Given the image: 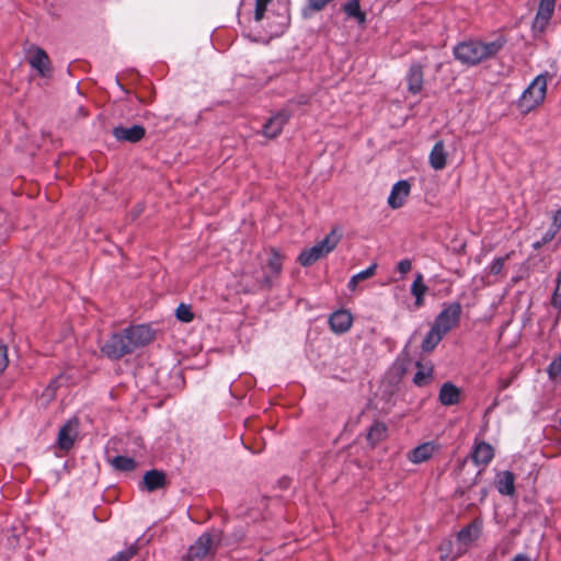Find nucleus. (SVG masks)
<instances>
[{
	"mask_svg": "<svg viewBox=\"0 0 561 561\" xmlns=\"http://www.w3.org/2000/svg\"><path fill=\"white\" fill-rule=\"evenodd\" d=\"M505 43L506 41L503 36H497L492 41L476 39L462 42L454 48V56L463 65L474 66L496 56Z\"/></svg>",
	"mask_w": 561,
	"mask_h": 561,
	"instance_id": "nucleus-1",
	"label": "nucleus"
},
{
	"mask_svg": "<svg viewBox=\"0 0 561 561\" xmlns=\"http://www.w3.org/2000/svg\"><path fill=\"white\" fill-rule=\"evenodd\" d=\"M547 93L546 76H537L518 100V107L523 113H528L540 105Z\"/></svg>",
	"mask_w": 561,
	"mask_h": 561,
	"instance_id": "nucleus-2",
	"label": "nucleus"
},
{
	"mask_svg": "<svg viewBox=\"0 0 561 561\" xmlns=\"http://www.w3.org/2000/svg\"><path fill=\"white\" fill-rule=\"evenodd\" d=\"M341 237L342 234L336 229H333L322 241L302 251L298 256V262L302 266L313 264L316 261L333 251L340 242Z\"/></svg>",
	"mask_w": 561,
	"mask_h": 561,
	"instance_id": "nucleus-3",
	"label": "nucleus"
},
{
	"mask_svg": "<svg viewBox=\"0 0 561 561\" xmlns=\"http://www.w3.org/2000/svg\"><path fill=\"white\" fill-rule=\"evenodd\" d=\"M216 542L209 533L203 534L188 549V561H211Z\"/></svg>",
	"mask_w": 561,
	"mask_h": 561,
	"instance_id": "nucleus-4",
	"label": "nucleus"
},
{
	"mask_svg": "<svg viewBox=\"0 0 561 561\" xmlns=\"http://www.w3.org/2000/svg\"><path fill=\"white\" fill-rule=\"evenodd\" d=\"M125 330L113 334L102 346L101 352L111 359H119L123 356L133 353L131 346Z\"/></svg>",
	"mask_w": 561,
	"mask_h": 561,
	"instance_id": "nucleus-5",
	"label": "nucleus"
},
{
	"mask_svg": "<svg viewBox=\"0 0 561 561\" xmlns=\"http://www.w3.org/2000/svg\"><path fill=\"white\" fill-rule=\"evenodd\" d=\"M461 306L458 302L446 306L435 318L433 325L447 334L459 322Z\"/></svg>",
	"mask_w": 561,
	"mask_h": 561,
	"instance_id": "nucleus-6",
	"label": "nucleus"
},
{
	"mask_svg": "<svg viewBox=\"0 0 561 561\" xmlns=\"http://www.w3.org/2000/svg\"><path fill=\"white\" fill-rule=\"evenodd\" d=\"M127 339L129 340L128 345L131 346L133 352L149 344L153 340V332L150 327L145 324L133 325L125 329Z\"/></svg>",
	"mask_w": 561,
	"mask_h": 561,
	"instance_id": "nucleus-7",
	"label": "nucleus"
},
{
	"mask_svg": "<svg viewBox=\"0 0 561 561\" xmlns=\"http://www.w3.org/2000/svg\"><path fill=\"white\" fill-rule=\"evenodd\" d=\"M556 0H540L538 10L533 23L536 32H543L553 14Z\"/></svg>",
	"mask_w": 561,
	"mask_h": 561,
	"instance_id": "nucleus-8",
	"label": "nucleus"
},
{
	"mask_svg": "<svg viewBox=\"0 0 561 561\" xmlns=\"http://www.w3.org/2000/svg\"><path fill=\"white\" fill-rule=\"evenodd\" d=\"M146 129L141 125H133L130 127L117 126L113 129V136L118 141L138 142L145 137Z\"/></svg>",
	"mask_w": 561,
	"mask_h": 561,
	"instance_id": "nucleus-9",
	"label": "nucleus"
},
{
	"mask_svg": "<svg viewBox=\"0 0 561 561\" xmlns=\"http://www.w3.org/2000/svg\"><path fill=\"white\" fill-rule=\"evenodd\" d=\"M424 65L421 62H413L411 64L405 80L408 84V90L412 94H417L423 89V82H424Z\"/></svg>",
	"mask_w": 561,
	"mask_h": 561,
	"instance_id": "nucleus-10",
	"label": "nucleus"
},
{
	"mask_svg": "<svg viewBox=\"0 0 561 561\" xmlns=\"http://www.w3.org/2000/svg\"><path fill=\"white\" fill-rule=\"evenodd\" d=\"M410 191L411 185L408 181L401 180L397 182L391 188L390 195L388 197V205L392 209L402 207L410 194Z\"/></svg>",
	"mask_w": 561,
	"mask_h": 561,
	"instance_id": "nucleus-11",
	"label": "nucleus"
},
{
	"mask_svg": "<svg viewBox=\"0 0 561 561\" xmlns=\"http://www.w3.org/2000/svg\"><path fill=\"white\" fill-rule=\"evenodd\" d=\"M78 435V421L69 420L58 433V446L68 450L72 447L75 439Z\"/></svg>",
	"mask_w": 561,
	"mask_h": 561,
	"instance_id": "nucleus-12",
	"label": "nucleus"
},
{
	"mask_svg": "<svg viewBox=\"0 0 561 561\" xmlns=\"http://www.w3.org/2000/svg\"><path fill=\"white\" fill-rule=\"evenodd\" d=\"M290 114L287 111H280L276 115L272 116L264 125L263 133L268 138H275L278 136L288 122Z\"/></svg>",
	"mask_w": 561,
	"mask_h": 561,
	"instance_id": "nucleus-13",
	"label": "nucleus"
},
{
	"mask_svg": "<svg viewBox=\"0 0 561 561\" xmlns=\"http://www.w3.org/2000/svg\"><path fill=\"white\" fill-rule=\"evenodd\" d=\"M283 267V261L279 252H277L275 249H272L270 252V257L266 263V268L268 272L263 278V285L266 287H271L273 284V278L277 277Z\"/></svg>",
	"mask_w": 561,
	"mask_h": 561,
	"instance_id": "nucleus-14",
	"label": "nucleus"
},
{
	"mask_svg": "<svg viewBox=\"0 0 561 561\" xmlns=\"http://www.w3.org/2000/svg\"><path fill=\"white\" fill-rule=\"evenodd\" d=\"M353 317L347 310H339L330 316L329 324L333 332L345 333L352 327Z\"/></svg>",
	"mask_w": 561,
	"mask_h": 561,
	"instance_id": "nucleus-15",
	"label": "nucleus"
},
{
	"mask_svg": "<svg viewBox=\"0 0 561 561\" xmlns=\"http://www.w3.org/2000/svg\"><path fill=\"white\" fill-rule=\"evenodd\" d=\"M481 534V524L472 522L462 528L457 535V542L461 550H466L469 545L474 542Z\"/></svg>",
	"mask_w": 561,
	"mask_h": 561,
	"instance_id": "nucleus-16",
	"label": "nucleus"
},
{
	"mask_svg": "<svg viewBox=\"0 0 561 561\" xmlns=\"http://www.w3.org/2000/svg\"><path fill=\"white\" fill-rule=\"evenodd\" d=\"M30 64L39 76L48 77L50 75L49 57L44 49L37 47L30 59Z\"/></svg>",
	"mask_w": 561,
	"mask_h": 561,
	"instance_id": "nucleus-17",
	"label": "nucleus"
},
{
	"mask_svg": "<svg viewBox=\"0 0 561 561\" xmlns=\"http://www.w3.org/2000/svg\"><path fill=\"white\" fill-rule=\"evenodd\" d=\"M430 165L436 170H443L447 162V151L444 141H437L432 148L428 157Z\"/></svg>",
	"mask_w": 561,
	"mask_h": 561,
	"instance_id": "nucleus-18",
	"label": "nucleus"
},
{
	"mask_svg": "<svg viewBox=\"0 0 561 561\" xmlns=\"http://www.w3.org/2000/svg\"><path fill=\"white\" fill-rule=\"evenodd\" d=\"M493 456H494V451H493L492 446L484 442L477 444L471 454V458H472L473 462L478 466L488 465L493 459Z\"/></svg>",
	"mask_w": 561,
	"mask_h": 561,
	"instance_id": "nucleus-19",
	"label": "nucleus"
},
{
	"mask_svg": "<svg viewBox=\"0 0 561 561\" xmlns=\"http://www.w3.org/2000/svg\"><path fill=\"white\" fill-rule=\"evenodd\" d=\"M165 474L159 470H149L144 474L142 484L149 492L161 489L165 485Z\"/></svg>",
	"mask_w": 561,
	"mask_h": 561,
	"instance_id": "nucleus-20",
	"label": "nucleus"
},
{
	"mask_svg": "<svg viewBox=\"0 0 561 561\" xmlns=\"http://www.w3.org/2000/svg\"><path fill=\"white\" fill-rule=\"evenodd\" d=\"M515 477L511 471H502L496 476V489L503 495H513L515 493Z\"/></svg>",
	"mask_w": 561,
	"mask_h": 561,
	"instance_id": "nucleus-21",
	"label": "nucleus"
},
{
	"mask_svg": "<svg viewBox=\"0 0 561 561\" xmlns=\"http://www.w3.org/2000/svg\"><path fill=\"white\" fill-rule=\"evenodd\" d=\"M460 391L450 382H446L439 390V401L444 405H454L459 402Z\"/></svg>",
	"mask_w": 561,
	"mask_h": 561,
	"instance_id": "nucleus-22",
	"label": "nucleus"
},
{
	"mask_svg": "<svg viewBox=\"0 0 561 561\" xmlns=\"http://www.w3.org/2000/svg\"><path fill=\"white\" fill-rule=\"evenodd\" d=\"M428 290V287L424 284V278L421 273H417L415 279L411 285V294L415 297V307L420 308L424 305V295Z\"/></svg>",
	"mask_w": 561,
	"mask_h": 561,
	"instance_id": "nucleus-23",
	"label": "nucleus"
},
{
	"mask_svg": "<svg viewBox=\"0 0 561 561\" xmlns=\"http://www.w3.org/2000/svg\"><path fill=\"white\" fill-rule=\"evenodd\" d=\"M445 336V333H443L439 329L432 325L431 330L424 337L421 348L423 352H432L438 343L442 341V339Z\"/></svg>",
	"mask_w": 561,
	"mask_h": 561,
	"instance_id": "nucleus-24",
	"label": "nucleus"
},
{
	"mask_svg": "<svg viewBox=\"0 0 561 561\" xmlns=\"http://www.w3.org/2000/svg\"><path fill=\"white\" fill-rule=\"evenodd\" d=\"M434 450L435 446L433 443H424L412 450L410 460L414 463L426 461L432 457Z\"/></svg>",
	"mask_w": 561,
	"mask_h": 561,
	"instance_id": "nucleus-25",
	"label": "nucleus"
},
{
	"mask_svg": "<svg viewBox=\"0 0 561 561\" xmlns=\"http://www.w3.org/2000/svg\"><path fill=\"white\" fill-rule=\"evenodd\" d=\"M387 437V425L382 422H375L368 433L367 440L371 446H376L378 443Z\"/></svg>",
	"mask_w": 561,
	"mask_h": 561,
	"instance_id": "nucleus-26",
	"label": "nucleus"
},
{
	"mask_svg": "<svg viewBox=\"0 0 561 561\" xmlns=\"http://www.w3.org/2000/svg\"><path fill=\"white\" fill-rule=\"evenodd\" d=\"M416 368L417 371L413 377V382L419 387H423L431 381L433 367L431 365H423L422 363L417 362Z\"/></svg>",
	"mask_w": 561,
	"mask_h": 561,
	"instance_id": "nucleus-27",
	"label": "nucleus"
},
{
	"mask_svg": "<svg viewBox=\"0 0 561 561\" xmlns=\"http://www.w3.org/2000/svg\"><path fill=\"white\" fill-rule=\"evenodd\" d=\"M111 465L119 471L129 472L133 471L137 463L134 458L126 456H116L111 460Z\"/></svg>",
	"mask_w": 561,
	"mask_h": 561,
	"instance_id": "nucleus-28",
	"label": "nucleus"
},
{
	"mask_svg": "<svg viewBox=\"0 0 561 561\" xmlns=\"http://www.w3.org/2000/svg\"><path fill=\"white\" fill-rule=\"evenodd\" d=\"M344 11L348 16L355 18L359 23L365 22V13L360 11V5L358 0H350L344 5Z\"/></svg>",
	"mask_w": 561,
	"mask_h": 561,
	"instance_id": "nucleus-29",
	"label": "nucleus"
},
{
	"mask_svg": "<svg viewBox=\"0 0 561 561\" xmlns=\"http://www.w3.org/2000/svg\"><path fill=\"white\" fill-rule=\"evenodd\" d=\"M175 317L178 320L184 323H188L194 319L192 308L188 305L180 304L175 310Z\"/></svg>",
	"mask_w": 561,
	"mask_h": 561,
	"instance_id": "nucleus-30",
	"label": "nucleus"
},
{
	"mask_svg": "<svg viewBox=\"0 0 561 561\" xmlns=\"http://www.w3.org/2000/svg\"><path fill=\"white\" fill-rule=\"evenodd\" d=\"M137 552L138 546L133 543L126 550L116 553L107 561H129Z\"/></svg>",
	"mask_w": 561,
	"mask_h": 561,
	"instance_id": "nucleus-31",
	"label": "nucleus"
},
{
	"mask_svg": "<svg viewBox=\"0 0 561 561\" xmlns=\"http://www.w3.org/2000/svg\"><path fill=\"white\" fill-rule=\"evenodd\" d=\"M551 306L561 311V271H559L556 278V288L551 296Z\"/></svg>",
	"mask_w": 561,
	"mask_h": 561,
	"instance_id": "nucleus-32",
	"label": "nucleus"
},
{
	"mask_svg": "<svg viewBox=\"0 0 561 561\" xmlns=\"http://www.w3.org/2000/svg\"><path fill=\"white\" fill-rule=\"evenodd\" d=\"M508 257L510 255L507 254L506 256H500L494 259L489 266V273L493 275L501 274L504 268V264Z\"/></svg>",
	"mask_w": 561,
	"mask_h": 561,
	"instance_id": "nucleus-33",
	"label": "nucleus"
},
{
	"mask_svg": "<svg viewBox=\"0 0 561 561\" xmlns=\"http://www.w3.org/2000/svg\"><path fill=\"white\" fill-rule=\"evenodd\" d=\"M272 0H256L255 1V11L254 19L255 21H261L264 16L266 8Z\"/></svg>",
	"mask_w": 561,
	"mask_h": 561,
	"instance_id": "nucleus-34",
	"label": "nucleus"
},
{
	"mask_svg": "<svg viewBox=\"0 0 561 561\" xmlns=\"http://www.w3.org/2000/svg\"><path fill=\"white\" fill-rule=\"evenodd\" d=\"M376 270H377V264L376 263H373L370 266H368L366 270L355 274V279L359 282H363L365 279H368L370 278L371 276L375 275L376 273Z\"/></svg>",
	"mask_w": 561,
	"mask_h": 561,
	"instance_id": "nucleus-35",
	"label": "nucleus"
},
{
	"mask_svg": "<svg viewBox=\"0 0 561 561\" xmlns=\"http://www.w3.org/2000/svg\"><path fill=\"white\" fill-rule=\"evenodd\" d=\"M557 233H554L553 231H551L550 229L542 236V238L538 241H535L533 243V249L535 250H539L541 247H543L545 244L549 243L550 241H552L554 239Z\"/></svg>",
	"mask_w": 561,
	"mask_h": 561,
	"instance_id": "nucleus-36",
	"label": "nucleus"
},
{
	"mask_svg": "<svg viewBox=\"0 0 561 561\" xmlns=\"http://www.w3.org/2000/svg\"><path fill=\"white\" fill-rule=\"evenodd\" d=\"M550 377L561 376V354L549 365Z\"/></svg>",
	"mask_w": 561,
	"mask_h": 561,
	"instance_id": "nucleus-37",
	"label": "nucleus"
},
{
	"mask_svg": "<svg viewBox=\"0 0 561 561\" xmlns=\"http://www.w3.org/2000/svg\"><path fill=\"white\" fill-rule=\"evenodd\" d=\"M560 228H561V208L556 210V213L553 214V216H552V224H551V227L549 229L551 231H553L554 233H558Z\"/></svg>",
	"mask_w": 561,
	"mask_h": 561,
	"instance_id": "nucleus-38",
	"label": "nucleus"
},
{
	"mask_svg": "<svg viewBox=\"0 0 561 561\" xmlns=\"http://www.w3.org/2000/svg\"><path fill=\"white\" fill-rule=\"evenodd\" d=\"M9 363L8 350L5 345H0V374L7 368Z\"/></svg>",
	"mask_w": 561,
	"mask_h": 561,
	"instance_id": "nucleus-39",
	"label": "nucleus"
},
{
	"mask_svg": "<svg viewBox=\"0 0 561 561\" xmlns=\"http://www.w3.org/2000/svg\"><path fill=\"white\" fill-rule=\"evenodd\" d=\"M412 267V263L409 259H404V260H401L399 263H398V271L399 273L401 274H407Z\"/></svg>",
	"mask_w": 561,
	"mask_h": 561,
	"instance_id": "nucleus-40",
	"label": "nucleus"
},
{
	"mask_svg": "<svg viewBox=\"0 0 561 561\" xmlns=\"http://www.w3.org/2000/svg\"><path fill=\"white\" fill-rule=\"evenodd\" d=\"M358 284V280L355 279V276L353 275L352 278L350 279L348 284H347V287L348 289L351 290H355L356 289V286Z\"/></svg>",
	"mask_w": 561,
	"mask_h": 561,
	"instance_id": "nucleus-41",
	"label": "nucleus"
},
{
	"mask_svg": "<svg viewBox=\"0 0 561 561\" xmlns=\"http://www.w3.org/2000/svg\"><path fill=\"white\" fill-rule=\"evenodd\" d=\"M512 561H530V559L528 556L519 553Z\"/></svg>",
	"mask_w": 561,
	"mask_h": 561,
	"instance_id": "nucleus-42",
	"label": "nucleus"
},
{
	"mask_svg": "<svg viewBox=\"0 0 561 561\" xmlns=\"http://www.w3.org/2000/svg\"><path fill=\"white\" fill-rule=\"evenodd\" d=\"M4 218L3 211L0 209V220Z\"/></svg>",
	"mask_w": 561,
	"mask_h": 561,
	"instance_id": "nucleus-43",
	"label": "nucleus"
},
{
	"mask_svg": "<svg viewBox=\"0 0 561 561\" xmlns=\"http://www.w3.org/2000/svg\"><path fill=\"white\" fill-rule=\"evenodd\" d=\"M256 561H264V560H263V559H259V560H256Z\"/></svg>",
	"mask_w": 561,
	"mask_h": 561,
	"instance_id": "nucleus-44",
	"label": "nucleus"
}]
</instances>
